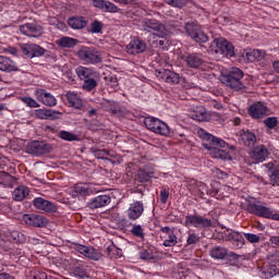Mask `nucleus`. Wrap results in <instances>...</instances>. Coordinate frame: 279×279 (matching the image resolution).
Here are the masks:
<instances>
[{"instance_id": "obj_1", "label": "nucleus", "mask_w": 279, "mask_h": 279, "mask_svg": "<svg viewBox=\"0 0 279 279\" xmlns=\"http://www.w3.org/2000/svg\"><path fill=\"white\" fill-rule=\"evenodd\" d=\"M197 135L202 138V141H205L203 143V147L204 149H208L213 158H220V160H228V158H230V154H228V151L219 148L226 147V141L214 136L204 129H199L197 131Z\"/></svg>"}, {"instance_id": "obj_2", "label": "nucleus", "mask_w": 279, "mask_h": 279, "mask_svg": "<svg viewBox=\"0 0 279 279\" xmlns=\"http://www.w3.org/2000/svg\"><path fill=\"white\" fill-rule=\"evenodd\" d=\"M243 75L241 69L232 68L227 74L222 75L221 82L236 93H245L247 86L243 83Z\"/></svg>"}, {"instance_id": "obj_3", "label": "nucleus", "mask_w": 279, "mask_h": 279, "mask_svg": "<svg viewBox=\"0 0 279 279\" xmlns=\"http://www.w3.org/2000/svg\"><path fill=\"white\" fill-rule=\"evenodd\" d=\"M76 75L80 80L84 81L83 90L90 93V90H95V88H97L98 83L96 77H98L99 73L85 66H78L76 69Z\"/></svg>"}, {"instance_id": "obj_4", "label": "nucleus", "mask_w": 279, "mask_h": 279, "mask_svg": "<svg viewBox=\"0 0 279 279\" xmlns=\"http://www.w3.org/2000/svg\"><path fill=\"white\" fill-rule=\"evenodd\" d=\"M26 154L31 156H46V154H51L53 151V145L45 141H32L26 147Z\"/></svg>"}, {"instance_id": "obj_5", "label": "nucleus", "mask_w": 279, "mask_h": 279, "mask_svg": "<svg viewBox=\"0 0 279 279\" xmlns=\"http://www.w3.org/2000/svg\"><path fill=\"white\" fill-rule=\"evenodd\" d=\"M210 47L215 53H220V56H226L227 58H234V46L223 37H216Z\"/></svg>"}, {"instance_id": "obj_6", "label": "nucleus", "mask_w": 279, "mask_h": 279, "mask_svg": "<svg viewBox=\"0 0 279 279\" xmlns=\"http://www.w3.org/2000/svg\"><path fill=\"white\" fill-rule=\"evenodd\" d=\"M76 56L85 64H99L101 62V52L93 47H82Z\"/></svg>"}, {"instance_id": "obj_7", "label": "nucleus", "mask_w": 279, "mask_h": 279, "mask_svg": "<svg viewBox=\"0 0 279 279\" xmlns=\"http://www.w3.org/2000/svg\"><path fill=\"white\" fill-rule=\"evenodd\" d=\"M144 125L147 128V130H150V132H155V134H161V136H169L171 132V129H169L167 123L154 117L145 118Z\"/></svg>"}, {"instance_id": "obj_8", "label": "nucleus", "mask_w": 279, "mask_h": 279, "mask_svg": "<svg viewBox=\"0 0 279 279\" xmlns=\"http://www.w3.org/2000/svg\"><path fill=\"white\" fill-rule=\"evenodd\" d=\"M184 31L187 36H191L195 43H208V35L202 31V26L197 22H187L184 24Z\"/></svg>"}, {"instance_id": "obj_9", "label": "nucleus", "mask_w": 279, "mask_h": 279, "mask_svg": "<svg viewBox=\"0 0 279 279\" xmlns=\"http://www.w3.org/2000/svg\"><path fill=\"white\" fill-rule=\"evenodd\" d=\"M144 32H148L149 34H154L159 38H165L167 34V26L156 20H146L143 22Z\"/></svg>"}, {"instance_id": "obj_10", "label": "nucleus", "mask_w": 279, "mask_h": 279, "mask_svg": "<svg viewBox=\"0 0 279 279\" xmlns=\"http://www.w3.org/2000/svg\"><path fill=\"white\" fill-rule=\"evenodd\" d=\"M189 223L190 226H194V228H198L201 230L213 227V221L210 219L195 215L186 216L185 225L189 226Z\"/></svg>"}, {"instance_id": "obj_11", "label": "nucleus", "mask_w": 279, "mask_h": 279, "mask_svg": "<svg viewBox=\"0 0 279 279\" xmlns=\"http://www.w3.org/2000/svg\"><path fill=\"white\" fill-rule=\"evenodd\" d=\"M183 61L189 69H202V66H204V57L202 53H185L183 56Z\"/></svg>"}, {"instance_id": "obj_12", "label": "nucleus", "mask_w": 279, "mask_h": 279, "mask_svg": "<svg viewBox=\"0 0 279 279\" xmlns=\"http://www.w3.org/2000/svg\"><path fill=\"white\" fill-rule=\"evenodd\" d=\"M23 221L26 226H33V228H46L47 223H49V220H47V218L35 214L24 215Z\"/></svg>"}, {"instance_id": "obj_13", "label": "nucleus", "mask_w": 279, "mask_h": 279, "mask_svg": "<svg viewBox=\"0 0 279 279\" xmlns=\"http://www.w3.org/2000/svg\"><path fill=\"white\" fill-rule=\"evenodd\" d=\"M248 114L253 119H265V117H269L270 111L267 106L263 105V102H256L250 106Z\"/></svg>"}, {"instance_id": "obj_14", "label": "nucleus", "mask_w": 279, "mask_h": 279, "mask_svg": "<svg viewBox=\"0 0 279 279\" xmlns=\"http://www.w3.org/2000/svg\"><path fill=\"white\" fill-rule=\"evenodd\" d=\"M246 210L257 217H264L265 219H271V209L256 203H248Z\"/></svg>"}, {"instance_id": "obj_15", "label": "nucleus", "mask_w": 279, "mask_h": 279, "mask_svg": "<svg viewBox=\"0 0 279 279\" xmlns=\"http://www.w3.org/2000/svg\"><path fill=\"white\" fill-rule=\"evenodd\" d=\"M22 53L27 56V58H38L40 56H45V48L36 45V44H24L21 46Z\"/></svg>"}, {"instance_id": "obj_16", "label": "nucleus", "mask_w": 279, "mask_h": 279, "mask_svg": "<svg viewBox=\"0 0 279 279\" xmlns=\"http://www.w3.org/2000/svg\"><path fill=\"white\" fill-rule=\"evenodd\" d=\"M20 32L21 34H24V36H29L31 38H40V36H43V26L27 23L20 26Z\"/></svg>"}, {"instance_id": "obj_17", "label": "nucleus", "mask_w": 279, "mask_h": 279, "mask_svg": "<svg viewBox=\"0 0 279 279\" xmlns=\"http://www.w3.org/2000/svg\"><path fill=\"white\" fill-rule=\"evenodd\" d=\"M146 49L147 44L143 39L135 38L126 46V53L130 56H138V53H144Z\"/></svg>"}, {"instance_id": "obj_18", "label": "nucleus", "mask_w": 279, "mask_h": 279, "mask_svg": "<svg viewBox=\"0 0 279 279\" xmlns=\"http://www.w3.org/2000/svg\"><path fill=\"white\" fill-rule=\"evenodd\" d=\"M250 157L255 162H265V160H267V158L269 157V150L267 149V146L258 145L252 148V150L250 151Z\"/></svg>"}, {"instance_id": "obj_19", "label": "nucleus", "mask_w": 279, "mask_h": 279, "mask_svg": "<svg viewBox=\"0 0 279 279\" xmlns=\"http://www.w3.org/2000/svg\"><path fill=\"white\" fill-rule=\"evenodd\" d=\"M33 204L35 208H38V210H44L45 213H57L58 206L53 204L52 202H49L43 197H37L33 201Z\"/></svg>"}, {"instance_id": "obj_20", "label": "nucleus", "mask_w": 279, "mask_h": 279, "mask_svg": "<svg viewBox=\"0 0 279 279\" xmlns=\"http://www.w3.org/2000/svg\"><path fill=\"white\" fill-rule=\"evenodd\" d=\"M143 213H145V206L143 205V202L136 201L130 205L128 209V217L132 221H136V219L141 218Z\"/></svg>"}, {"instance_id": "obj_21", "label": "nucleus", "mask_w": 279, "mask_h": 279, "mask_svg": "<svg viewBox=\"0 0 279 279\" xmlns=\"http://www.w3.org/2000/svg\"><path fill=\"white\" fill-rule=\"evenodd\" d=\"M35 97L36 99L41 101L44 106H48L50 108L58 104L56 97H53V95H51L50 93H47L45 89H37L35 92Z\"/></svg>"}, {"instance_id": "obj_22", "label": "nucleus", "mask_w": 279, "mask_h": 279, "mask_svg": "<svg viewBox=\"0 0 279 279\" xmlns=\"http://www.w3.org/2000/svg\"><path fill=\"white\" fill-rule=\"evenodd\" d=\"M94 8H98V10H102L104 12L117 13L121 12V9L117 7V4L107 1V0H93Z\"/></svg>"}, {"instance_id": "obj_23", "label": "nucleus", "mask_w": 279, "mask_h": 279, "mask_svg": "<svg viewBox=\"0 0 279 279\" xmlns=\"http://www.w3.org/2000/svg\"><path fill=\"white\" fill-rule=\"evenodd\" d=\"M154 178V172L149 167L145 166L140 168L135 174L134 181L138 184H144L145 182H149Z\"/></svg>"}, {"instance_id": "obj_24", "label": "nucleus", "mask_w": 279, "mask_h": 279, "mask_svg": "<svg viewBox=\"0 0 279 279\" xmlns=\"http://www.w3.org/2000/svg\"><path fill=\"white\" fill-rule=\"evenodd\" d=\"M157 73H158L157 77H159L167 84H180V74L173 71L163 70V71H158Z\"/></svg>"}, {"instance_id": "obj_25", "label": "nucleus", "mask_w": 279, "mask_h": 279, "mask_svg": "<svg viewBox=\"0 0 279 279\" xmlns=\"http://www.w3.org/2000/svg\"><path fill=\"white\" fill-rule=\"evenodd\" d=\"M110 202H112V199L108 195H99L90 199L87 206L92 210H95L97 208H104L105 206H108Z\"/></svg>"}, {"instance_id": "obj_26", "label": "nucleus", "mask_w": 279, "mask_h": 279, "mask_svg": "<svg viewBox=\"0 0 279 279\" xmlns=\"http://www.w3.org/2000/svg\"><path fill=\"white\" fill-rule=\"evenodd\" d=\"M65 97L72 108H76V110H82L83 112L86 111V106L82 104V98L76 93L68 92Z\"/></svg>"}, {"instance_id": "obj_27", "label": "nucleus", "mask_w": 279, "mask_h": 279, "mask_svg": "<svg viewBox=\"0 0 279 279\" xmlns=\"http://www.w3.org/2000/svg\"><path fill=\"white\" fill-rule=\"evenodd\" d=\"M0 71L12 73V71H19V68H16V63L12 59L0 56Z\"/></svg>"}, {"instance_id": "obj_28", "label": "nucleus", "mask_w": 279, "mask_h": 279, "mask_svg": "<svg viewBox=\"0 0 279 279\" xmlns=\"http://www.w3.org/2000/svg\"><path fill=\"white\" fill-rule=\"evenodd\" d=\"M240 142L242 145H245V147H253V145H256V134L250 131H242L240 134Z\"/></svg>"}, {"instance_id": "obj_29", "label": "nucleus", "mask_w": 279, "mask_h": 279, "mask_svg": "<svg viewBox=\"0 0 279 279\" xmlns=\"http://www.w3.org/2000/svg\"><path fill=\"white\" fill-rule=\"evenodd\" d=\"M265 167L268 169L271 184H274V186H279V168H275L274 162H268Z\"/></svg>"}, {"instance_id": "obj_30", "label": "nucleus", "mask_w": 279, "mask_h": 279, "mask_svg": "<svg viewBox=\"0 0 279 279\" xmlns=\"http://www.w3.org/2000/svg\"><path fill=\"white\" fill-rule=\"evenodd\" d=\"M68 24L72 27V29H84L88 22L84 16H74L68 20Z\"/></svg>"}, {"instance_id": "obj_31", "label": "nucleus", "mask_w": 279, "mask_h": 279, "mask_svg": "<svg viewBox=\"0 0 279 279\" xmlns=\"http://www.w3.org/2000/svg\"><path fill=\"white\" fill-rule=\"evenodd\" d=\"M29 195V189L25 185H20L13 191V199L15 202H23Z\"/></svg>"}, {"instance_id": "obj_32", "label": "nucleus", "mask_w": 279, "mask_h": 279, "mask_svg": "<svg viewBox=\"0 0 279 279\" xmlns=\"http://www.w3.org/2000/svg\"><path fill=\"white\" fill-rule=\"evenodd\" d=\"M57 45L62 49H73V47L77 45V39L73 37H61L59 40H57Z\"/></svg>"}, {"instance_id": "obj_33", "label": "nucleus", "mask_w": 279, "mask_h": 279, "mask_svg": "<svg viewBox=\"0 0 279 279\" xmlns=\"http://www.w3.org/2000/svg\"><path fill=\"white\" fill-rule=\"evenodd\" d=\"M266 53L263 50H253L250 52H245V58L248 60V62H259V60H263L265 58Z\"/></svg>"}, {"instance_id": "obj_34", "label": "nucleus", "mask_w": 279, "mask_h": 279, "mask_svg": "<svg viewBox=\"0 0 279 279\" xmlns=\"http://www.w3.org/2000/svg\"><path fill=\"white\" fill-rule=\"evenodd\" d=\"M210 256L218 260H221L228 256V251L225 247L216 246L210 250Z\"/></svg>"}, {"instance_id": "obj_35", "label": "nucleus", "mask_w": 279, "mask_h": 279, "mask_svg": "<svg viewBox=\"0 0 279 279\" xmlns=\"http://www.w3.org/2000/svg\"><path fill=\"white\" fill-rule=\"evenodd\" d=\"M207 118L208 113L206 112V109L204 107H197L192 112V119H194V121H206Z\"/></svg>"}, {"instance_id": "obj_36", "label": "nucleus", "mask_w": 279, "mask_h": 279, "mask_svg": "<svg viewBox=\"0 0 279 279\" xmlns=\"http://www.w3.org/2000/svg\"><path fill=\"white\" fill-rule=\"evenodd\" d=\"M35 114L38 119H56V114H58V112L51 109H38Z\"/></svg>"}, {"instance_id": "obj_37", "label": "nucleus", "mask_w": 279, "mask_h": 279, "mask_svg": "<svg viewBox=\"0 0 279 279\" xmlns=\"http://www.w3.org/2000/svg\"><path fill=\"white\" fill-rule=\"evenodd\" d=\"M101 256L104 255L93 246H88L85 253V258H89V260H100Z\"/></svg>"}, {"instance_id": "obj_38", "label": "nucleus", "mask_w": 279, "mask_h": 279, "mask_svg": "<svg viewBox=\"0 0 279 279\" xmlns=\"http://www.w3.org/2000/svg\"><path fill=\"white\" fill-rule=\"evenodd\" d=\"M131 234L136 239H141V241H145V230L141 225H133Z\"/></svg>"}, {"instance_id": "obj_39", "label": "nucleus", "mask_w": 279, "mask_h": 279, "mask_svg": "<svg viewBox=\"0 0 279 279\" xmlns=\"http://www.w3.org/2000/svg\"><path fill=\"white\" fill-rule=\"evenodd\" d=\"M106 254L110 258H121V256H122L121 248H118L113 244H111L110 246L107 247Z\"/></svg>"}, {"instance_id": "obj_40", "label": "nucleus", "mask_w": 279, "mask_h": 279, "mask_svg": "<svg viewBox=\"0 0 279 279\" xmlns=\"http://www.w3.org/2000/svg\"><path fill=\"white\" fill-rule=\"evenodd\" d=\"M10 236L14 243H25L27 241V236L21 231H11Z\"/></svg>"}, {"instance_id": "obj_41", "label": "nucleus", "mask_w": 279, "mask_h": 279, "mask_svg": "<svg viewBox=\"0 0 279 279\" xmlns=\"http://www.w3.org/2000/svg\"><path fill=\"white\" fill-rule=\"evenodd\" d=\"M59 137L62 138V141H69V142L80 141L77 135H75V134H73L69 131H60L59 132Z\"/></svg>"}, {"instance_id": "obj_42", "label": "nucleus", "mask_w": 279, "mask_h": 279, "mask_svg": "<svg viewBox=\"0 0 279 279\" xmlns=\"http://www.w3.org/2000/svg\"><path fill=\"white\" fill-rule=\"evenodd\" d=\"M74 192L77 193V195H90L93 190L86 185L77 184L74 186Z\"/></svg>"}, {"instance_id": "obj_43", "label": "nucleus", "mask_w": 279, "mask_h": 279, "mask_svg": "<svg viewBox=\"0 0 279 279\" xmlns=\"http://www.w3.org/2000/svg\"><path fill=\"white\" fill-rule=\"evenodd\" d=\"M168 5H171V8H178L179 10H182L186 3H189V0H165Z\"/></svg>"}, {"instance_id": "obj_44", "label": "nucleus", "mask_w": 279, "mask_h": 279, "mask_svg": "<svg viewBox=\"0 0 279 279\" xmlns=\"http://www.w3.org/2000/svg\"><path fill=\"white\" fill-rule=\"evenodd\" d=\"M177 244H178V236L175 235V233H170L168 235V239L163 241L165 247H173Z\"/></svg>"}, {"instance_id": "obj_45", "label": "nucleus", "mask_w": 279, "mask_h": 279, "mask_svg": "<svg viewBox=\"0 0 279 279\" xmlns=\"http://www.w3.org/2000/svg\"><path fill=\"white\" fill-rule=\"evenodd\" d=\"M106 84L114 88V86H119V80H117L116 75L109 74L104 77Z\"/></svg>"}, {"instance_id": "obj_46", "label": "nucleus", "mask_w": 279, "mask_h": 279, "mask_svg": "<svg viewBox=\"0 0 279 279\" xmlns=\"http://www.w3.org/2000/svg\"><path fill=\"white\" fill-rule=\"evenodd\" d=\"M107 104L111 106L109 108V112H111V114H119V112H121V107L119 106V102L114 100H109L107 101Z\"/></svg>"}, {"instance_id": "obj_47", "label": "nucleus", "mask_w": 279, "mask_h": 279, "mask_svg": "<svg viewBox=\"0 0 279 279\" xmlns=\"http://www.w3.org/2000/svg\"><path fill=\"white\" fill-rule=\"evenodd\" d=\"M264 124L266 125V128H268L269 130H274V128H276L278 125V118L276 117H271V118H266L264 120Z\"/></svg>"}, {"instance_id": "obj_48", "label": "nucleus", "mask_w": 279, "mask_h": 279, "mask_svg": "<svg viewBox=\"0 0 279 279\" xmlns=\"http://www.w3.org/2000/svg\"><path fill=\"white\" fill-rule=\"evenodd\" d=\"M104 29V23L99 22L98 20L92 23V34H101Z\"/></svg>"}, {"instance_id": "obj_49", "label": "nucleus", "mask_w": 279, "mask_h": 279, "mask_svg": "<svg viewBox=\"0 0 279 279\" xmlns=\"http://www.w3.org/2000/svg\"><path fill=\"white\" fill-rule=\"evenodd\" d=\"M5 182H14V177L5 171H0V184H5Z\"/></svg>"}, {"instance_id": "obj_50", "label": "nucleus", "mask_w": 279, "mask_h": 279, "mask_svg": "<svg viewBox=\"0 0 279 279\" xmlns=\"http://www.w3.org/2000/svg\"><path fill=\"white\" fill-rule=\"evenodd\" d=\"M93 154H95L96 158H99L101 160H106V157L108 156L107 149H97L95 147L92 148Z\"/></svg>"}, {"instance_id": "obj_51", "label": "nucleus", "mask_w": 279, "mask_h": 279, "mask_svg": "<svg viewBox=\"0 0 279 279\" xmlns=\"http://www.w3.org/2000/svg\"><path fill=\"white\" fill-rule=\"evenodd\" d=\"M74 276L76 278H81V279L88 278V275L86 274V270L82 267H75L74 268Z\"/></svg>"}, {"instance_id": "obj_52", "label": "nucleus", "mask_w": 279, "mask_h": 279, "mask_svg": "<svg viewBox=\"0 0 279 279\" xmlns=\"http://www.w3.org/2000/svg\"><path fill=\"white\" fill-rule=\"evenodd\" d=\"M22 101H24V104H26V106H28V108H39L40 105H38V102L36 100H34V98L31 97H25L22 99Z\"/></svg>"}, {"instance_id": "obj_53", "label": "nucleus", "mask_w": 279, "mask_h": 279, "mask_svg": "<svg viewBox=\"0 0 279 279\" xmlns=\"http://www.w3.org/2000/svg\"><path fill=\"white\" fill-rule=\"evenodd\" d=\"M140 257L142 258V260H154V258H156L154 256V253L145 251V250L141 251Z\"/></svg>"}, {"instance_id": "obj_54", "label": "nucleus", "mask_w": 279, "mask_h": 279, "mask_svg": "<svg viewBox=\"0 0 279 279\" xmlns=\"http://www.w3.org/2000/svg\"><path fill=\"white\" fill-rule=\"evenodd\" d=\"M244 236L250 243H258V241H260V236L254 233H244Z\"/></svg>"}, {"instance_id": "obj_55", "label": "nucleus", "mask_w": 279, "mask_h": 279, "mask_svg": "<svg viewBox=\"0 0 279 279\" xmlns=\"http://www.w3.org/2000/svg\"><path fill=\"white\" fill-rule=\"evenodd\" d=\"M199 241V238L195 233H191L187 236L186 244L187 245H197V242Z\"/></svg>"}, {"instance_id": "obj_56", "label": "nucleus", "mask_w": 279, "mask_h": 279, "mask_svg": "<svg viewBox=\"0 0 279 279\" xmlns=\"http://www.w3.org/2000/svg\"><path fill=\"white\" fill-rule=\"evenodd\" d=\"M75 252H78V254H83V256H86V252H88V246L82 245V244H74Z\"/></svg>"}, {"instance_id": "obj_57", "label": "nucleus", "mask_w": 279, "mask_h": 279, "mask_svg": "<svg viewBox=\"0 0 279 279\" xmlns=\"http://www.w3.org/2000/svg\"><path fill=\"white\" fill-rule=\"evenodd\" d=\"M167 27L169 29H180V27H182V23L178 21H170L167 23Z\"/></svg>"}, {"instance_id": "obj_58", "label": "nucleus", "mask_w": 279, "mask_h": 279, "mask_svg": "<svg viewBox=\"0 0 279 279\" xmlns=\"http://www.w3.org/2000/svg\"><path fill=\"white\" fill-rule=\"evenodd\" d=\"M232 241H235V243H244L245 239H243V235L240 233V232H234L233 233V240Z\"/></svg>"}, {"instance_id": "obj_59", "label": "nucleus", "mask_w": 279, "mask_h": 279, "mask_svg": "<svg viewBox=\"0 0 279 279\" xmlns=\"http://www.w3.org/2000/svg\"><path fill=\"white\" fill-rule=\"evenodd\" d=\"M167 199H169V191L163 190L160 192V202L161 204H167Z\"/></svg>"}, {"instance_id": "obj_60", "label": "nucleus", "mask_w": 279, "mask_h": 279, "mask_svg": "<svg viewBox=\"0 0 279 279\" xmlns=\"http://www.w3.org/2000/svg\"><path fill=\"white\" fill-rule=\"evenodd\" d=\"M234 232H236V231H233V230H230V229H227V230L223 232V234H225L227 241H233V239H234Z\"/></svg>"}, {"instance_id": "obj_61", "label": "nucleus", "mask_w": 279, "mask_h": 279, "mask_svg": "<svg viewBox=\"0 0 279 279\" xmlns=\"http://www.w3.org/2000/svg\"><path fill=\"white\" fill-rule=\"evenodd\" d=\"M116 3H121L122 5H134V0H113Z\"/></svg>"}, {"instance_id": "obj_62", "label": "nucleus", "mask_w": 279, "mask_h": 279, "mask_svg": "<svg viewBox=\"0 0 279 279\" xmlns=\"http://www.w3.org/2000/svg\"><path fill=\"white\" fill-rule=\"evenodd\" d=\"M33 279H47V275L45 272H39L35 275Z\"/></svg>"}, {"instance_id": "obj_63", "label": "nucleus", "mask_w": 279, "mask_h": 279, "mask_svg": "<svg viewBox=\"0 0 279 279\" xmlns=\"http://www.w3.org/2000/svg\"><path fill=\"white\" fill-rule=\"evenodd\" d=\"M270 243H272V245H278L279 247V236H271Z\"/></svg>"}, {"instance_id": "obj_64", "label": "nucleus", "mask_w": 279, "mask_h": 279, "mask_svg": "<svg viewBox=\"0 0 279 279\" xmlns=\"http://www.w3.org/2000/svg\"><path fill=\"white\" fill-rule=\"evenodd\" d=\"M272 66H274L275 71H276V73H279V61H275L272 63Z\"/></svg>"}]
</instances>
